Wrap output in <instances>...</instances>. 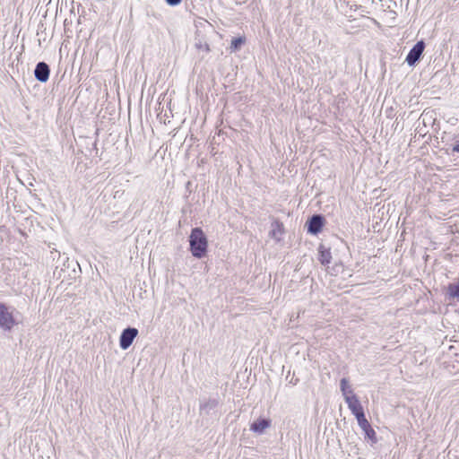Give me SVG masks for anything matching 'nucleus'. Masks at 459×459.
<instances>
[{"label": "nucleus", "instance_id": "16", "mask_svg": "<svg viewBox=\"0 0 459 459\" xmlns=\"http://www.w3.org/2000/svg\"><path fill=\"white\" fill-rule=\"evenodd\" d=\"M169 5L176 6L181 3L182 0H165Z\"/></svg>", "mask_w": 459, "mask_h": 459}, {"label": "nucleus", "instance_id": "1", "mask_svg": "<svg viewBox=\"0 0 459 459\" xmlns=\"http://www.w3.org/2000/svg\"><path fill=\"white\" fill-rule=\"evenodd\" d=\"M190 251L193 256L202 258L207 252L208 241L201 228H194L189 236Z\"/></svg>", "mask_w": 459, "mask_h": 459}, {"label": "nucleus", "instance_id": "9", "mask_svg": "<svg viewBox=\"0 0 459 459\" xmlns=\"http://www.w3.org/2000/svg\"><path fill=\"white\" fill-rule=\"evenodd\" d=\"M271 425V420L268 419H258L257 420L254 421L251 426L250 429L255 433L262 434L265 429L269 428Z\"/></svg>", "mask_w": 459, "mask_h": 459}, {"label": "nucleus", "instance_id": "8", "mask_svg": "<svg viewBox=\"0 0 459 459\" xmlns=\"http://www.w3.org/2000/svg\"><path fill=\"white\" fill-rule=\"evenodd\" d=\"M284 228L283 224L280 222L279 221H274L271 224V230L269 232V235L271 238H274L277 241H280L281 238V236L283 235Z\"/></svg>", "mask_w": 459, "mask_h": 459}, {"label": "nucleus", "instance_id": "2", "mask_svg": "<svg viewBox=\"0 0 459 459\" xmlns=\"http://www.w3.org/2000/svg\"><path fill=\"white\" fill-rule=\"evenodd\" d=\"M14 308H11L4 303H0V328L11 331L17 324L13 316Z\"/></svg>", "mask_w": 459, "mask_h": 459}, {"label": "nucleus", "instance_id": "3", "mask_svg": "<svg viewBox=\"0 0 459 459\" xmlns=\"http://www.w3.org/2000/svg\"><path fill=\"white\" fill-rule=\"evenodd\" d=\"M425 49V43L423 40L418 41L408 53L405 61L410 66L415 65L420 59L422 53Z\"/></svg>", "mask_w": 459, "mask_h": 459}, {"label": "nucleus", "instance_id": "10", "mask_svg": "<svg viewBox=\"0 0 459 459\" xmlns=\"http://www.w3.org/2000/svg\"><path fill=\"white\" fill-rule=\"evenodd\" d=\"M357 420H358V424L359 426L363 429V430H366V429L368 430H369L373 436L376 435V432L374 431V429L371 428L369 422L368 421V420L366 419L365 417V414H364V411L362 412H359V414L356 413L355 415Z\"/></svg>", "mask_w": 459, "mask_h": 459}, {"label": "nucleus", "instance_id": "15", "mask_svg": "<svg viewBox=\"0 0 459 459\" xmlns=\"http://www.w3.org/2000/svg\"><path fill=\"white\" fill-rule=\"evenodd\" d=\"M244 43V39L242 38H234L231 40L230 48L232 51H236L240 48L241 45Z\"/></svg>", "mask_w": 459, "mask_h": 459}, {"label": "nucleus", "instance_id": "13", "mask_svg": "<svg viewBox=\"0 0 459 459\" xmlns=\"http://www.w3.org/2000/svg\"><path fill=\"white\" fill-rule=\"evenodd\" d=\"M331 258L332 256L330 251L321 247L319 250V260L321 264L324 265L330 264Z\"/></svg>", "mask_w": 459, "mask_h": 459}, {"label": "nucleus", "instance_id": "4", "mask_svg": "<svg viewBox=\"0 0 459 459\" xmlns=\"http://www.w3.org/2000/svg\"><path fill=\"white\" fill-rule=\"evenodd\" d=\"M137 334L138 330L134 327H127L125 330H123L119 338V345L121 349H128L132 345Z\"/></svg>", "mask_w": 459, "mask_h": 459}, {"label": "nucleus", "instance_id": "12", "mask_svg": "<svg viewBox=\"0 0 459 459\" xmlns=\"http://www.w3.org/2000/svg\"><path fill=\"white\" fill-rule=\"evenodd\" d=\"M340 389L344 398L354 394L348 379L345 377L342 378L340 381Z\"/></svg>", "mask_w": 459, "mask_h": 459}, {"label": "nucleus", "instance_id": "18", "mask_svg": "<svg viewBox=\"0 0 459 459\" xmlns=\"http://www.w3.org/2000/svg\"><path fill=\"white\" fill-rule=\"evenodd\" d=\"M364 432H365L366 436H367L368 438H370V439H372V438L375 437V436H373V435H372V433H371L369 430H368L367 429H366V430H364Z\"/></svg>", "mask_w": 459, "mask_h": 459}, {"label": "nucleus", "instance_id": "7", "mask_svg": "<svg viewBox=\"0 0 459 459\" xmlns=\"http://www.w3.org/2000/svg\"><path fill=\"white\" fill-rule=\"evenodd\" d=\"M349 409L355 416L356 413H359L363 411V408L359 401L358 397L355 394H351V396H347L344 398Z\"/></svg>", "mask_w": 459, "mask_h": 459}, {"label": "nucleus", "instance_id": "17", "mask_svg": "<svg viewBox=\"0 0 459 459\" xmlns=\"http://www.w3.org/2000/svg\"><path fill=\"white\" fill-rule=\"evenodd\" d=\"M453 151L459 153V139L455 141L453 147Z\"/></svg>", "mask_w": 459, "mask_h": 459}, {"label": "nucleus", "instance_id": "5", "mask_svg": "<svg viewBox=\"0 0 459 459\" xmlns=\"http://www.w3.org/2000/svg\"><path fill=\"white\" fill-rule=\"evenodd\" d=\"M325 219L320 214H315L307 221V231L311 234H317L321 231L324 226Z\"/></svg>", "mask_w": 459, "mask_h": 459}, {"label": "nucleus", "instance_id": "14", "mask_svg": "<svg viewBox=\"0 0 459 459\" xmlns=\"http://www.w3.org/2000/svg\"><path fill=\"white\" fill-rule=\"evenodd\" d=\"M218 404L215 399H210L200 405V410L208 413L211 410H213Z\"/></svg>", "mask_w": 459, "mask_h": 459}, {"label": "nucleus", "instance_id": "11", "mask_svg": "<svg viewBox=\"0 0 459 459\" xmlns=\"http://www.w3.org/2000/svg\"><path fill=\"white\" fill-rule=\"evenodd\" d=\"M446 295L449 299L459 301V281L449 283L446 287Z\"/></svg>", "mask_w": 459, "mask_h": 459}, {"label": "nucleus", "instance_id": "6", "mask_svg": "<svg viewBox=\"0 0 459 459\" xmlns=\"http://www.w3.org/2000/svg\"><path fill=\"white\" fill-rule=\"evenodd\" d=\"M50 69L48 64L45 62H39L37 64L34 75L35 78L40 82H46L49 78Z\"/></svg>", "mask_w": 459, "mask_h": 459}]
</instances>
